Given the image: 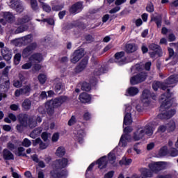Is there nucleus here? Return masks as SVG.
Segmentation results:
<instances>
[{"instance_id":"obj_1","label":"nucleus","mask_w":178,"mask_h":178,"mask_svg":"<svg viewBox=\"0 0 178 178\" xmlns=\"http://www.w3.org/2000/svg\"><path fill=\"white\" fill-rule=\"evenodd\" d=\"M177 83H178V75H172L164 82L163 90H167V92L161 95L160 109L162 113L158 115V118L161 120L170 119L176 113L175 110L169 109L172 106V102L169 100V98L172 97V93L169 88L175 87Z\"/></svg>"},{"instance_id":"obj_2","label":"nucleus","mask_w":178,"mask_h":178,"mask_svg":"<svg viewBox=\"0 0 178 178\" xmlns=\"http://www.w3.org/2000/svg\"><path fill=\"white\" fill-rule=\"evenodd\" d=\"M69 161L66 158L56 160L54 161V168L51 171L50 175L52 178H66L67 171L64 168L67 166ZM64 169V170H62Z\"/></svg>"},{"instance_id":"obj_3","label":"nucleus","mask_w":178,"mask_h":178,"mask_svg":"<svg viewBox=\"0 0 178 178\" xmlns=\"http://www.w3.org/2000/svg\"><path fill=\"white\" fill-rule=\"evenodd\" d=\"M67 101H69V97H67V96H60L52 100L48 101L45 104L47 113H49V115H54L55 108H60V106L65 102H67Z\"/></svg>"},{"instance_id":"obj_4","label":"nucleus","mask_w":178,"mask_h":178,"mask_svg":"<svg viewBox=\"0 0 178 178\" xmlns=\"http://www.w3.org/2000/svg\"><path fill=\"white\" fill-rule=\"evenodd\" d=\"M147 79V73L141 72L138 74L134 76L130 79V83L132 86H136V84H140L143 81H145Z\"/></svg>"},{"instance_id":"obj_5","label":"nucleus","mask_w":178,"mask_h":178,"mask_svg":"<svg viewBox=\"0 0 178 178\" xmlns=\"http://www.w3.org/2000/svg\"><path fill=\"white\" fill-rule=\"evenodd\" d=\"M31 41V36L30 35H28L19 39L12 40V42L13 44H14V45H15V47H22V45H26L29 44V42H30Z\"/></svg>"},{"instance_id":"obj_6","label":"nucleus","mask_w":178,"mask_h":178,"mask_svg":"<svg viewBox=\"0 0 178 178\" xmlns=\"http://www.w3.org/2000/svg\"><path fill=\"white\" fill-rule=\"evenodd\" d=\"M30 92H31V86L26 85L23 86L22 88L17 89L15 92V97H20V95H30Z\"/></svg>"},{"instance_id":"obj_7","label":"nucleus","mask_w":178,"mask_h":178,"mask_svg":"<svg viewBox=\"0 0 178 178\" xmlns=\"http://www.w3.org/2000/svg\"><path fill=\"white\" fill-rule=\"evenodd\" d=\"M141 101L145 106H148L151 104V92L148 89H145L142 93Z\"/></svg>"},{"instance_id":"obj_8","label":"nucleus","mask_w":178,"mask_h":178,"mask_svg":"<svg viewBox=\"0 0 178 178\" xmlns=\"http://www.w3.org/2000/svg\"><path fill=\"white\" fill-rule=\"evenodd\" d=\"M10 7L12 8V9H15L18 13H22V12L24 10L23 3H22L19 0L11 1L10 2Z\"/></svg>"},{"instance_id":"obj_9","label":"nucleus","mask_w":178,"mask_h":178,"mask_svg":"<svg viewBox=\"0 0 178 178\" xmlns=\"http://www.w3.org/2000/svg\"><path fill=\"white\" fill-rule=\"evenodd\" d=\"M148 166L153 173H158L165 168L163 166V162L152 163H149Z\"/></svg>"},{"instance_id":"obj_10","label":"nucleus","mask_w":178,"mask_h":178,"mask_svg":"<svg viewBox=\"0 0 178 178\" xmlns=\"http://www.w3.org/2000/svg\"><path fill=\"white\" fill-rule=\"evenodd\" d=\"M149 49H150L151 51H153L149 53L151 58H155L156 55L159 56V54H161V47H159V45L155 43H152L149 46Z\"/></svg>"},{"instance_id":"obj_11","label":"nucleus","mask_w":178,"mask_h":178,"mask_svg":"<svg viewBox=\"0 0 178 178\" xmlns=\"http://www.w3.org/2000/svg\"><path fill=\"white\" fill-rule=\"evenodd\" d=\"M131 111V106H127L125 109V115L124 117V124L126 126H129L133 123V120H131V114L130 112Z\"/></svg>"},{"instance_id":"obj_12","label":"nucleus","mask_w":178,"mask_h":178,"mask_svg":"<svg viewBox=\"0 0 178 178\" xmlns=\"http://www.w3.org/2000/svg\"><path fill=\"white\" fill-rule=\"evenodd\" d=\"M41 122H42L41 117H31L27 122V126L31 129H34V127H36L38 123H41Z\"/></svg>"},{"instance_id":"obj_13","label":"nucleus","mask_w":178,"mask_h":178,"mask_svg":"<svg viewBox=\"0 0 178 178\" xmlns=\"http://www.w3.org/2000/svg\"><path fill=\"white\" fill-rule=\"evenodd\" d=\"M115 62L118 65H124L126 63V58H124V52L120 51L115 54Z\"/></svg>"},{"instance_id":"obj_14","label":"nucleus","mask_w":178,"mask_h":178,"mask_svg":"<svg viewBox=\"0 0 178 178\" xmlns=\"http://www.w3.org/2000/svg\"><path fill=\"white\" fill-rule=\"evenodd\" d=\"M37 48V43H32L26 48H25L22 51L23 58H27L29 55H31L33 51Z\"/></svg>"},{"instance_id":"obj_15","label":"nucleus","mask_w":178,"mask_h":178,"mask_svg":"<svg viewBox=\"0 0 178 178\" xmlns=\"http://www.w3.org/2000/svg\"><path fill=\"white\" fill-rule=\"evenodd\" d=\"M144 136H145V130L143 128H139L134 133L133 140H134V141H139Z\"/></svg>"},{"instance_id":"obj_16","label":"nucleus","mask_w":178,"mask_h":178,"mask_svg":"<svg viewBox=\"0 0 178 178\" xmlns=\"http://www.w3.org/2000/svg\"><path fill=\"white\" fill-rule=\"evenodd\" d=\"M19 124L17 125V130L18 131H23L24 127H27V115H23L19 118Z\"/></svg>"},{"instance_id":"obj_17","label":"nucleus","mask_w":178,"mask_h":178,"mask_svg":"<svg viewBox=\"0 0 178 178\" xmlns=\"http://www.w3.org/2000/svg\"><path fill=\"white\" fill-rule=\"evenodd\" d=\"M82 56H84V53H83V51H81L80 50L75 51L71 58L72 63H77V62L81 59Z\"/></svg>"},{"instance_id":"obj_18","label":"nucleus","mask_w":178,"mask_h":178,"mask_svg":"<svg viewBox=\"0 0 178 178\" xmlns=\"http://www.w3.org/2000/svg\"><path fill=\"white\" fill-rule=\"evenodd\" d=\"M81 9H83V4L80 2H78L70 8V12L72 15H74L76 13H79V12H81Z\"/></svg>"},{"instance_id":"obj_19","label":"nucleus","mask_w":178,"mask_h":178,"mask_svg":"<svg viewBox=\"0 0 178 178\" xmlns=\"http://www.w3.org/2000/svg\"><path fill=\"white\" fill-rule=\"evenodd\" d=\"M141 177L143 178H151L154 177V172L147 168H141L140 170Z\"/></svg>"},{"instance_id":"obj_20","label":"nucleus","mask_w":178,"mask_h":178,"mask_svg":"<svg viewBox=\"0 0 178 178\" xmlns=\"http://www.w3.org/2000/svg\"><path fill=\"white\" fill-rule=\"evenodd\" d=\"M138 49V47L134 43H128L125 45V51L127 54H133V52H136Z\"/></svg>"},{"instance_id":"obj_21","label":"nucleus","mask_w":178,"mask_h":178,"mask_svg":"<svg viewBox=\"0 0 178 178\" xmlns=\"http://www.w3.org/2000/svg\"><path fill=\"white\" fill-rule=\"evenodd\" d=\"M3 158L5 159V161H12L15 159V156L9 149H4L3 150Z\"/></svg>"},{"instance_id":"obj_22","label":"nucleus","mask_w":178,"mask_h":178,"mask_svg":"<svg viewBox=\"0 0 178 178\" xmlns=\"http://www.w3.org/2000/svg\"><path fill=\"white\" fill-rule=\"evenodd\" d=\"M3 16L4 17V20L8 23H13L15 20V15L10 12L3 13Z\"/></svg>"},{"instance_id":"obj_23","label":"nucleus","mask_w":178,"mask_h":178,"mask_svg":"<svg viewBox=\"0 0 178 178\" xmlns=\"http://www.w3.org/2000/svg\"><path fill=\"white\" fill-rule=\"evenodd\" d=\"M88 63V59L83 58L81 62L79 63V65L76 67V70L78 73H80V72H83L86 67H87V65Z\"/></svg>"},{"instance_id":"obj_24","label":"nucleus","mask_w":178,"mask_h":178,"mask_svg":"<svg viewBox=\"0 0 178 178\" xmlns=\"http://www.w3.org/2000/svg\"><path fill=\"white\" fill-rule=\"evenodd\" d=\"M79 99L83 104H88V102H90V101H91V96H90V95H88L86 92H83L79 95Z\"/></svg>"},{"instance_id":"obj_25","label":"nucleus","mask_w":178,"mask_h":178,"mask_svg":"<svg viewBox=\"0 0 178 178\" xmlns=\"http://www.w3.org/2000/svg\"><path fill=\"white\" fill-rule=\"evenodd\" d=\"M30 62H32L33 63H37L41 62L42 60V55L40 54H33L30 58H29Z\"/></svg>"},{"instance_id":"obj_26","label":"nucleus","mask_w":178,"mask_h":178,"mask_svg":"<svg viewBox=\"0 0 178 178\" xmlns=\"http://www.w3.org/2000/svg\"><path fill=\"white\" fill-rule=\"evenodd\" d=\"M22 107L24 111H30L31 109V100L25 99L22 104Z\"/></svg>"},{"instance_id":"obj_27","label":"nucleus","mask_w":178,"mask_h":178,"mask_svg":"<svg viewBox=\"0 0 178 178\" xmlns=\"http://www.w3.org/2000/svg\"><path fill=\"white\" fill-rule=\"evenodd\" d=\"M97 163L99 165V169H104V168H106V165H108V161L106 160V156H103L100 158L97 161Z\"/></svg>"},{"instance_id":"obj_28","label":"nucleus","mask_w":178,"mask_h":178,"mask_svg":"<svg viewBox=\"0 0 178 178\" xmlns=\"http://www.w3.org/2000/svg\"><path fill=\"white\" fill-rule=\"evenodd\" d=\"M127 92L130 97H134V95H137L140 92V90L136 87H130L127 89Z\"/></svg>"},{"instance_id":"obj_29","label":"nucleus","mask_w":178,"mask_h":178,"mask_svg":"<svg viewBox=\"0 0 178 178\" xmlns=\"http://www.w3.org/2000/svg\"><path fill=\"white\" fill-rule=\"evenodd\" d=\"M143 130H145V134L147 136H152L154 134V131L155 130V128L153 127H151L149 125H146L144 128H143Z\"/></svg>"},{"instance_id":"obj_30","label":"nucleus","mask_w":178,"mask_h":178,"mask_svg":"<svg viewBox=\"0 0 178 178\" xmlns=\"http://www.w3.org/2000/svg\"><path fill=\"white\" fill-rule=\"evenodd\" d=\"M38 144L40 145V148H41V149H45V148L48 147V145L44 143L40 138L33 141V145H38Z\"/></svg>"},{"instance_id":"obj_31","label":"nucleus","mask_w":178,"mask_h":178,"mask_svg":"<svg viewBox=\"0 0 178 178\" xmlns=\"http://www.w3.org/2000/svg\"><path fill=\"white\" fill-rule=\"evenodd\" d=\"M84 131L83 129H79L75 136V140L79 141V143H83V137H84Z\"/></svg>"},{"instance_id":"obj_32","label":"nucleus","mask_w":178,"mask_h":178,"mask_svg":"<svg viewBox=\"0 0 178 178\" xmlns=\"http://www.w3.org/2000/svg\"><path fill=\"white\" fill-rule=\"evenodd\" d=\"M65 154H66V150L63 147H58V149L56 151V155L59 158H62V156H64Z\"/></svg>"},{"instance_id":"obj_33","label":"nucleus","mask_w":178,"mask_h":178,"mask_svg":"<svg viewBox=\"0 0 178 178\" xmlns=\"http://www.w3.org/2000/svg\"><path fill=\"white\" fill-rule=\"evenodd\" d=\"M167 127L168 131H175V129H176V122L173 120H170L167 124H165Z\"/></svg>"},{"instance_id":"obj_34","label":"nucleus","mask_w":178,"mask_h":178,"mask_svg":"<svg viewBox=\"0 0 178 178\" xmlns=\"http://www.w3.org/2000/svg\"><path fill=\"white\" fill-rule=\"evenodd\" d=\"M152 22H155L157 27H161L162 26V17L161 15H157L152 18Z\"/></svg>"},{"instance_id":"obj_35","label":"nucleus","mask_w":178,"mask_h":178,"mask_svg":"<svg viewBox=\"0 0 178 178\" xmlns=\"http://www.w3.org/2000/svg\"><path fill=\"white\" fill-rule=\"evenodd\" d=\"M165 85L164 83H161L159 81H154L152 83V88L154 91H158V88H161V90H163V86Z\"/></svg>"},{"instance_id":"obj_36","label":"nucleus","mask_w":178,"mask_h":178,"mask_svg":"<svg viewBox=\"0 0 178 178\" xmlns=\"http://www.w3.org/2000/svg\"><path fill=\"white\" fill-rule=\"evenodd\" d=\"M41 131H42L41 128H36L30 134V137L31 138H35V137H38L41 134Z\"/></svg>"},{"instance_id":"obj_37","label":"nucleus","mask_w":178,"mask_h":178,"mask_svg":"<svg viewBox=\"0 0 178 178\" xmlns=\"http://www.w3.org/2000/svg\"><path fill=\"white\" fill-rule=\"evenodd\" d=\"M131 162H133V160H131V159H127L126 157H123L122 160L120 161V165L121 166H123V165H124L125 166H127L130 165Z\"/></svg>"},{"instance_id":"obj_38","label":"nucleus","mask_w":178,"mask_h":178,"mask_svg":"<svg viewBox=\"0 0 178 178\" xmlns=\"http://www.w3.org/2000/svg\"><path fill=\"white\" fill-rule=\"evenodd\" d=\"M24 151H26V149H24V147H19L15 152V155H17V156H27L25 153H23Z\"/></svg>"},{"instance_id":"obj_39","label":"nucleus","mask_w":178,"mask_h":178,"mask_svg":"<svg viewBox=\"0 0 178 178\" xmlns=\"http://www.w3.org/2000/svg\"><path fill=\"white\" fill-rule=\"evenodd\" d=\"M29 29V26H27V25H23L19 27H18L16 30H15V34H20V33H23L24 31H26V30H27Z\"/></svg>"},{"instance_id":"obj_40","label":"nucleus","mask_w":178,"mask_h":178,"mask_svg":"<svg viewBox=\"0 0 178 178\" xmlns=\"http://www.w3.org/2000/svg\"><path fill=\"white\" fill-rule=\"evenodd\" d=\"M159 156H165L168 155V147L164 146L161 147L159 152Z\"/></svg>"},{"instance_id":"obj_41","label":"nucleus","mask_w":178,"mask_h":178,"mask_svg":"<svg viewBox=\"0 0 178 178\" xmlns=\"http://www.w3.org/2000/svg\"><path fill=\"white\" fill-rule=\"evenodd\" d=\"M22 60V54L20 53H17L14 56V65H19Z\"/></svg>"},{"instance_id":"obj_42","label":"nucleus","mask_w":178,"mask_h":178,"mask_svg":"<svg viewBox=\"0 0 178 178\" xmlns=\"http://www.w3.org/2000/svg\"><path fill=\"white\" fill-rule=\"evenodd\" d=\"M13 86L15 87V88H20V87L23 86V82L17 79H15L13 81Z\"/></svg>"},{"instance_id":"obj_43","label":"nucleus","mask_w":178,"mask_h":178,"mask_svg":"<svg viewBox=\"0 0 178 178\" xmlns=\"http://www.w3.org/2000/svg\"><path fill=\"white\" fill-rule=\"evenodd\" d=\"M38 79L40 84H45V81H47V75L44 74H40L38 76Z\"/></svg>"},{"instance_id":"obj_44","label":"nucleus","mask_w":178,"mask_h":178,"mask_svg":"<svg viewBox=\"0 0 178 178\" xmlns=\"http://www.w3.org/2000/svg\"><path fill=\"white\" fill-rule=\"evenodd\" d=\"M81 90H83V91H90V90H91V85L87 82H84L82 84Z\"/></svg>"},{"instance_id":"obj_45","label":"nucleus","mask_w":178,"mask_h":178,"mask_svg":"<svg viewBox=\"0 0 178 178\" xmlns=\"http://www.w3.org/2000/svg\"><path fill=\"white\" fill-rule=\"evenodd\" d=\"M31 6L33 10H38V3L37 0H31Z\"/></svg>"},{"instance_id":"obj_46","label":"nucleus","mask_w":178,"mask_h":178,"mask_svg":"<svg viewBox=\"0 0 178 178\" xmlns=\"http://www.w3.org/2000/svg\"><path fill=\"white\" fill-rule=\"evenodd\" d=\"M31 66H33V61H30L22 65V69L24 70H27L29 69H31Z\"/></svg>"},{"instance_id":"obj_47","label":"nucleus","mask_w":178,"mask_h":178,"mask_svg":"<svg viewBox=\"0 0 178 178\" xmlns=\"http://www.w3.org/2000/svg\"><path fill=\"white\" fill-rule=\"evenodd\" d=\"M22 145H23V147H25L26 148H29V147L31 145V141L29 140V138H26L22 141Z\"/></svg>"},{"instance_id":"obj_48","label":"nucleus","mask_w":178,"mask_h":178,"mask_svg":"<svg viewBox=\"0 0 178 178\" xmlns=\"http://www.w3.org/2000/svg\"><path fill=\"white\" fill-rule=\"evenodd\" d=\"M127 140L124 138V136H122L120 140L119 145L120 147H126L127 145Z\"/></svg>"},{"instance_id":"obj_49","label":"nucleus","mask_w":178,"mask_h":178,"mask_svg":"<svg viewBox=\"0 0 178 178\" xmlns=\"http://www.w3.org/2000/svg\"><path fill=\"white\" fill-rule=\"evenodd\" d=\"M104 67H102V66H100V67H99V69H96L95 70V76H101V74H104Z\"/></svg>"},{"instance_id":"obj_50","label":"nucleus","mask_w":178,"mask_h":178,"mask_svg":"<svg viewBox=\"0 0 178 178\" xmlns=\"http://www.w3.org/2000/svg\"><path fill=\"white\" fill-rule=\"evenodd\" d=\"M168 130L166 125H160L157 129L158 133H165Z\"/></svg>"},{"instance_id":"obj_51","label":"nucleus","mask_w":178,"mask_h":178,"mask_svg":"<svg viewBox=\"0 0 178 178\" xmlns=\"http://www.w3.org/2000/svg\"><path fill=\"white\" fill-rule=\"evenodd\" d=\"M19 20H20L19 23L22 24L23 23H29V22L31 20V18H30L29 15H26L22 19H20Z\"/></svg>"},{"instance_id":"obj_52","label":"nucleus","mask_w":178,"mask_h":178,"mask_svg":"<svg viewBox=\"0 0 178 178\" xmlns=\"http://www.w3.org/2000/svg\"><path fill=\"white\" fill-rule=\"evenodd\" d=\"M146 10L149 13H152V12H154V4L152 3H149V4H147L146 7Z\"/></svg>"},{"instance_id":"obj_53","label":"nucleus","mask_w":178,"mask_h":178,"mask_svg":"<svg viewBox=\"0 0 178 178\" xmlns=\"http://www.w3.org/2000/svg\"><path fill=\"white\" fill-rule=\"evenodd\" d=\"M76 122H77V120H76V117L74 115H72L68 121V126H73V124H76Z\"/></svg>"},{"instance_id":"obj_54","label":"nucleus","mask_w":178,"mask_h":178,"mask_svg":"<svg viewBox=\"0 0 178 178\" xmlns=\"http://www.w3.org/2000/svg\"><path fill=\"white\" fill-rule=\"evenodd\" d=\"M7 148L8 149H10V151H13V149H16L17 147L13 144L12 142H8L7 143Z\"/></svg>"},{"instance_id":"obj_55","label":"nucleus","mask_w":178,"mask_h":178,"mask_svg":"<svg viewBox=\"0 0 178 178\" xmlns=\"http://www.w3.org/2000/svg\"><path fill=\"white\" fill-rule=\"evenodd\" d=\"M42 9L43 10H44V12H51V6H48V4L45 3H42Z\"/></svg>"},{"instance_id":"obj_56","label":"nucleus","mask_w":178,"mask_h":178,"mask_svg":"<svg viewBox=\"0 0 178 178\" xmlns=\"http://www.w3.org/2000/svg\"><path fill=\"white\" fill-rule=\"evenodd\" d=\"M12 52V50H10L8 47H4L1 49V55L3 56L4 55H6L8 54H10Z\"/></svg>"},{"instance_id":"obj_57","label":"nucleus","mask_w":178,"mask_h":178,"mask_svg":"<svg viewBox=\"0 0 178 178\" xmlns=\"http://www.w3.org/2000/svg\"><path fill=\"white\" fill-rule=\"evenodd\" d=\"M170 156H178V150L176 148H172L170 152Z\"/></svg>"},{"instance_id":"obj_58","label":"nucleus","mask_w":178,"mask_h":178,"mask_svg":"<svg viewBox=\"0 0 178 178\" xmlns=\"http://www.w3.org/2000/svg\"><path fill=\"white\" fill-rule=\"evenodd\" d=\"M122 136H124V138L128 142V143H131L133 141V138H131V136L129 134H125Z\"/></svg>"},{"instance_id":"obj_59","label":"nucleus","mask_w":178,"mask_h":178,"mask_svg":"<svg viewBox=\"0 0 178 178\" xmlns=\"http://www.w3.org/2000/svg\"><path fill=\"white\" fill-rule=\"evenodd\" d=\"M154 148H155V143L151 142L147 145V151H152V149H154Z\"/></svg>"},{"instance_id":"obj_60","label":"nucleus","mask_w":178,"mask_h":178,"mask_svg":"<svg viewBox=\"0 0 178 178\" xmlns=\"http://www.w3.org/2000/svg\"><path fill=\"white\" fill-rule=\"evenodd\" d=\"M10 109H11V111H19V109H20V106H19V104H11L10 106Z\"/></svg>"},{"instance_id":"obj_61","label":"nucleus","mask_w":178,"mask_h":178,"mask_svg":"<svg viewBox=\"0 0 178 178\" xmlns=\"http://www.w3.org/2000/svg\"><path fill=\"white\" fill-rule=\"evenodd\" d=\"M3 57L5 60H6L7 62H9V60H10V59H12V51H11V53H8V54L3 56Z\"/></svg>"},{"instance_id":"obj_62","label":"nucleus","mask_w":178,"mask_h":178,"mask_svg":"<svg viewBox=\"0 0 178 178\" xmlns=\"http://www.w3.org/2000/svg\"><path fill=\"white\" fill-rule=\"evenodd\" d=\"M58 140H59V133L54 134L52 138H51V141H53V143H56V141H58Z\"/></svg>"},{"instance_id":"obj_63","label":"nucleus","mask_w":178,"mask_h":178,"mask_svg":"<svg viewBox=\"0 0 178 178\" xmlns=\"http://www.w3.org/2000/svg\"><path fill=\"white\" fill-rule=\"evenodd\" d=\"M115 157L113 153L108 154V161L111 162V163H113V161H115Z\"/></svg>"},{"instance_id":"obj_64","label":"nucleus","mask_w":178,"mask_h":178,"mask_svg":"<svg viewBox=\"0 0 178 178\" xmlns=\"http://www.w3.org/2000/svg\"><path fill=\"white\" fill-rule=\"evenodd\" d=\"M113 175H115V172L110 171V172H107L106 174H105L104 178H113Z\"/></svg>"}]
</instances>
